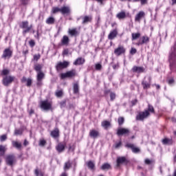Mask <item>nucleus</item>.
<instances>
[{
  "instance_id": "nucleus-2",
  "label": "nucleus",
  "mask_w": 176,
  "mask_h": 176,
  "mask_svg": "<svg viewBox=\"0 0 176 176\" xmlns=\"http://www.w3.org/2000/svg\"><path fill=\"white\" fill-rule=\"evenodd\" d=\"M9 74H10V70L8 69H3L0 74L1 76L3 78L2 83L3 86H6V87L10 86L16 79L14 76L9 75Z\"/></svg>"
},
{
  "instance_id": "nucleus-24",
  "label": "nucleus",
  "mask_w": 176,
  "mask_h": 176,
  "mask_svg": "<svg viewBox=\"0 0 176 176\" xmlns=\"http://www.w3.org/2000/svg\"><path fill=\"white\" fill-rule=\"evenodd\" d=\"M69 37L67 35H64L60 40V45L62 46H68L69 45Z\"/></svg>"
},
{
  "instance_id": "nucleus-37",
  "label": "nucleus",
  "mask_w": 176,
  "mask_h": 176,
  "mask_svg": "<svg viewBox=\"0 0 176 176\" xmlns=\"http://www.w3.org/2000/svg\"><path fill=\"white\" fill-rule=\"evenodd\" d=\"M101 170H111L112 166L109 163H104L100 167Z\"/></svg>"
},
{
  "instance_id": "nucleus-8",
  "label": "nucleus",
  "mask_w": 176,
  "mask_h": 176,
  "mask_svg": "<svg viewBox=\"0 0 176 176\" xmlns=\"http://www.w3.org/2000/svg\"><path fill=\"white\" fill-rule=\"evenodd\" d=\"M130 161L126 157H118L116 160V167L119 168L120 166H127Z\"/></svg>"
},
{
  "instance_id": "nucleus-43",
  "label": "nucleus",
  "mask_w": 176,
  "mask_h": 176,
  "mask_svg": "<svg viewBox=\"0 0 176 176\" xmlns=\"http://www.w3.org/2000/svg\"><path fill=\"white\" fill-rule=\"evenodd\" d=\"M26 86L27 87H31V86H32V78H28V80H26Z\"/></svg>"
},
{
  "instance_id": "nucleus-52",
  "label": "nucleus",
  "mask_w": 176,
  "mask_h": 176,
  "mask_svg": "<svg viewBox=\"0 0 176 176\" xmlns=\"http://www.w3.org/2000/svg\"><path fill=\"white\" fill-rule=\"evenodd\" d=\"M120 146H122V141H120L118 142H116L115 144H114V147L116 149H118V148H120Z\"/></svg>"
},
{
  "instance_id": "nucleus-3",
  "label": "nucleus",
  "mask_w": 176,
  "mask_h": 176,
  "mask_svg": "<svg viewBox=\"0 0 176 176\" xmlns=\"http://www.w3.org/2000/svg\"><path fill=\"white\" fill-rule=\"evenodd\" d=\"M51 13L52 14L61 13L63 16H69L71 14V8L68 6H63L60 8V7H53Z\"/></svg>"
},
{
  "instance_id": "nucleus-51",
  "label": "nucleus",
  "mask_w": 176,
  "mask_h": 176,
  "mask_svg": "<svg viewBox=\"0 0 176 176\" xmlns=\"http://www.w3.org/2000/svg\"><path fill=\"white\" fill-rule=\"evenodd\" d=\"M129 53L130 54H131V56H134V54L137 53V49H135V47H131Z\"/></svg>"
},
{
  "instance_id": "nucleus-4",
  "label": "nucleus",
  "mask_w": 176,
  "mask_h": 176,
  "mask_svg": "<svg viewBox=\"0 0 176 176\" xmlns=\"http://www.w3.org/2000/svg\"><path fill=\"white\" fill-rule=\"evenodd\" d=\"M19 28L23 30V35H25L32 31V24L30 25V22H28V21H23L19 24Z\"/></svg>"
},
{
  "instance_id": "nucleus-25",
  "label": "nucleus",
  "mask_w": 176,
  "mask_h": 176,
  "mask_svg": "<svg viewBox=\"0 0 176 176\" xmlns=\"http://www.w3.org/2000/svg\"><path fill=\"white\" fill-rule=\"evenodd\" d=\"M50 135L51 137H52V138H54L55 140L56 138H58L60 137V129L58 128H55L51 131Z\"/></svg>"
},
{
  "instance_id": "nucleus-31",
  "label": "nucleus",
  "mask_w": 176,
  "mask_h": 176,
  "mask_svg": "<svg viewBox=\"0 0 176 176\" xmlns=\"http://www.w3.org/2000/svg\"><path fill=\"white\" fill-rule=\"evenodd\" d=\"M7 151L8 147L6 146V145L0 144V157L5 156Z\"/></svg>"
},
{
  "instance_id": "nucleus-10",
  "label": "nucleus",
  "mask_w": 176,
  "mask_h": 176,
  "mask_svg": "<svg viewBox=\"0 0 176 176\" xmlns=\"http://www.w3.org/2000/svg\"><path fill=\"white\" fill-rule=\"evenodd\" d=\"M69 66V62L64 60L63 62H58L55 66V68L58 72H60V71H63V69L68 68Z\"/></svg>"
},
{
  "instance_id": "nucleus-39",
  "label": "nucleus",
  "mask_w": 176,
  "mask_h": 176,
  "mask_svg": "<svg viewBox=\"0 0 176 176\" xmlns=\"http://www.w3.org/2000/svg\"><path fill=\"white\" fill-rule=\"evenodd\" d=\"M56 97H58V98L63 97L64 96V91L63 89L60 90H56L55 92Z\"/></svg>"
},
{
  "instance_id": "nucleus-35",
  "label": "nucleus",
  "mask_w": 176,
  "mask_h": 176,
  "mask_svg": "<svg viewBox=\"0 0 176 176\" xmlns=\"http://www.w3.org/2000/svg\"><path fill=\"white\" fill-rule=\"evenodd\" d=\"M139 38H141L140 32H136V33L131 34V41H137V39H139Z\"/></svg>"
},
{
  "instance_id": "nucleus-32",
  "label": "nucleus",
  "mask_w": 176,
  "mask_h": 176,
  "mask_svg": "<svg viewBox=\"0 0 176 176\" xmlns=\"http://www.w3.org/2000/svg\"><path fill=\"white\" fill-rule=\"evenodd\" d=\"M162 142L163 145H173V144H174V140H173V139L165 138L162 139Z\"/></svg>"
},
{
  "instance_id": "nucleus-45",
  "label": "nucleus",
  "mask_w": 176,
  "mask_h": 176,
  "mask_svg": "<svg viewBox=\"0 0 176 176\" xmlns=\"http://www.w3.org/2000/svg\"><path fill=\"white\" fill-rule=\"evenodd\" d=\"M7 140H8V135L4 134L0 136L1 142H4V141H6Z\"/></svg>"
},
{
  "instance_id": "nucleus-46",
  "label": "nucleus",
  "mask_w": 176,
  "mask_h": 176,
  "mask_svg": "<svg viewBox=\"0 0 176 176\" xmlns=\"http://www.w3.org/2000/svg\"><path fill=\"white\" fill-rule=\"evenodd\" d=\"M47 142L45 139L43 140H40L38 145L39 146H45V145H46Z\"/></svg>"
},
{
  "instance_id": "nucleus-26",
  "label": "nucleus",
  "mask_w": 176,
  "mask_h": 176,
  "mask_svg": "<svg viewBox=\"0 0 176 176\" xmlns=\"http://www.w3.org/2000/svg\"><path fill=\"white\" fill-rule=\"evenodd\" d=\"M43 68V65L42 64L36 63L34 65V69L36 71V72H37V75H38V74H45L43 72H42Z\"/></svg>"
},
{
  "instance_id": "nucleus-14",
  "label": "nucleus",
  "mask_w": 176,
  "mask_h": 176,
  "mask_svg": "<svg viewBox=\"0 0 176 176\" xmlns=\"http://www.w3.org/2000/svg\"><path fill=\"white\" fill-rule=\"evenodd\" d=\"M12 56H13V51L10 47H8L3 50L1 58L6 60V58H10Z\"/></svg>"
},
{
  "instance_id": "nucleus-54",
  "label": "nucleus",
  "mask_w": 176,
  "mask_h": 176,
  "mask_svg": "<svg viewBox=\"0 0 176 176\" xmlns=\"http://www.w3.org/2000/svg\"><path fill=\"white\" fill-rule=\"evenodd\" d=\"M28 113L30 116H32V115H34V113H35V110L32 108H31L29 111H28Z\"/></svg>"
},
{
  "instance_id": "nucleus-30",
  "label": "nucleus",
  "mask_w": 176,
  "mask_h": 176,
  "mask_svg": "<svg viewBox=\"0 0 176 176\" xmlns=\"http://www.w3.org/2000/svg\"><path fill=\"white\" fill-rule=\"evenodd\" d=\"M82 24H87L89 23H91L93 21V16H85L82 18Z\"/></svg>"
},
{
  "instance_id": "nucleus-9",
  "label": "nucleus",
  "mask_w": 176,
  "mask_h": 176,
  "mask_svg": "<svg viewBox=\"0 0 176 176\" xmlns=\"http://www.w3.org/2000/svg\"><path fill=\"white\" fill-rule=\"evenodd\" d=\"M41 109H43V111H51L52 109V102H49V100H43L40 103Z\"/></svg>"
},
{
  "instance_id": "nucleus-63",
  "label": "nucleus",
  "mask_w": 176,
  "mask_h": 176,
  "mask_svg": "<svg viewBox=\"0 0 176 176\" xmlns=\"http://www.w3.org/2000/svg\"><path fill=\"white\" fill-rule=\"evenodd\" d=\"M22 53L23 55L27 56V54H28V53H29V51H28V50H26L23 51Z\"/></svg>"
},
{
  "instance_id": "nucleus-60",
  "label": "nucleus",
  "mask_w": 176,
  "mask_h": 176,
  "mask_svg": "<svg viewBox=\"0 0 176 176\" xmlns=\"http://www.w3.org/2000/svg\"><path fill=\"white\" fill-rule=\"evenodd\" d=\"M119 67H120L119 63H116V65H113L112 66L113 69H119Z\"/></svg>"
},
{
  "instance_id": "nucleus-62",
  "label": "nucleus",
  "mask_w": 176,
  "mask_h": 176,
  "mask_svg": "<svg viewBox=\"0 0 176 176\" xmlns=\"http://www.w3.org/2000/svg\"><path fill=\"white\" fill-rule=\"evenodd\" d=\"M29 144H30V142H28L27 139H25V140L23 142V146H27V145H28Z\"/></svg>"
},
{
  "instance_id": "nucleus-1",
  "label": "nucleus",
  "mask_w": 176,
  "mask_h": 176,
  "mask_svg": "<svg viewBox=\"0 0 176 176\" xmlns=\"http://www.w3.org/2000/svg\"><path fill=\"white\" fill-rule=\"evenodd\" d=\"M155 113H156L155 107H153L152 104H148L147 108L144 109V111L139 112V113L136 116V120L144 122L145 119H148V118L151 116V114L155 115Z\"/></svg>"
},
{
  "instance_id": "nucleus-7",
  "label": "nucleus",
  "mask_w": 176,
  "mask_h": 176,
  "mask_svg": "<svg viewBox=\"0 0 176 176\" xmlns=\"http://www.w3.org/2000/svg\"><path fill=\"white\" fill-rule=\"evenodd\" d=\"M169 67L171 72H175L176 69V54L175 53H172L169 57Z\"/></svg>"
},
{
  "instance_id": "nucleus-56",
  "label": "nucleus",
  "mask_w": 176,
  "mask_h": 176,
  "mask_svg": "<svg viewBox=\"0 0 176 176\" xmlns=\"http://www.w3.org/2000/svg\"><path fill=\"white\" fill-rule=\"evenodd\" d=\"M137 102H138V100H137V99L131 100V107H134L135 105H137Z\"/></svg>"
},
{
  "instance_id": "nucleus-19",
  "label": "nucleus",
  "mask_w": 176,
  "mask_h": 176,
  "mask_svg": "<svg viewBox=\"0 0 176 176\" xmlns=\"http://www.w3.org/2000/svg\"><path fill=\"white\" fill-rule=\"evenodd\" d=\"M65 146H67V143L66 142H59L57 146H56V150L58 153H61L65 151Z\"/></svg>"
},
{
  "instance_id": "nucleus-55",
  "label": "nucleus",
  "mask_w": 176,
  "mask_h": 176,
  "mask_svg": "<svg viewBox=\"0 0 176 176\" xmlns=\"http://www.w3.org/2000/svg\"><path fill=\"white\" fill-rule=\"evenodd\" d=\"M68 53H69V50L68 49H65L63 51V56H68Z\"/></svg>"
},
{
  "instance_id": "nucleus-18",
  "label": "nucleus",
  "mask_w": 176,
  "mask_h": 176,
  "mask_svg": "<svg viewBox=\"0 0 176 176\" xmlns=\"http://www.w3.org/2000/svg\"><path fill=\"white\" fill-rule=\"evenodd\" d=\"M126 148H129V149H131L133 153H140L141 152V150L140 148L135 146L134 144H130L128 143L125 145Z\"/></svg>"
},
{
  "instance_id": "nucleus-17",
  "label": "nucleus",
  "mask_w": 176,
  "mask_h": 176,
  "mask_svg": "<svg viewBox=\"0 0 176 176\" xmlns=\"http://www.w3.org/2000/svg\"><path fill=\"white\" fill-rule=\"evenodd\" d=\"M145 12L144 11H140L135 16V21L136 23H141V21L142 19H145Z\"/></svg>"
},
{
  "instance_id": "nucleus-53",
  "label": "nucleus",
  "mask_w": 176,
  "mask_h": 176,
  "mask_svg": "<svg viewBox=\"0 0 176 176\" xmlns=\"http://www.w3.org/2000/svg\"><path fill=\"white\" fill-rule=\"evenodd\" d=\"M60 108L65 107V105H67V100H63L60 102Z\"/></svg>"
},
{
  "instance_id": "nucleus-21",
  "label": "nucleus",
  "mask_w": 176,
  "mask_h": 176,
  "mask_svg": "<svg viewBox=\"0 0 176 176\" xmlns=\"http://www.w3.org/2000/svg\"><path fill=\"white\" fill-rule=\"evenodd\" d=\"M101 126L104 130H109V129L112 127V124L111 123V121L104 120L102 121Z\"/></svg>"
},
{
  "instance_id": "nucleus-57",
  "label": "nucleus",
  "mask_w": 176,
  "mask_h": 176,
  "mask_svg": "<svg viewBox=\"0 0 176 176\" xmlns=\"http://www.w3.org/2000/svg\"><path fill=\"white\" fill-rule=\"evenodd\" d=\"M175 82V80H174L173 78H170V79L168 80V85H173V83H174Z\"/></svg>"
},
{
  "instance_id": "nucleus-48",
  "label": "nucleus",
  "mask_w": 176,
  "mask_h": 176,
  "mask_svg": "<svg viewBox=\"0 0 176 176\" xmlns=\"http://www.w3.org/2000/svg\"><path fill=\"white\" fill-rule=\"evenodd\" d=\"M34 173H35L36 176H44L42 171H41V170L39 171V170H38V169H35Z\"/></svg>"
},
{
  "instance_id": "nucleus-29",
  "label": "nucleus",
  "mask_w": 176,
  "mask_h": 176,
  "mask_svg": "<svg viewBox=\"0 0 176 176\" xmlns=\"http://www.w3.org/2000/svg\"><path fill=\"white\" fill-rule=\"evenodd\" d=\"M12 146H13V148H16V149H18L19 151L21 150V148H23V144H21V142L14 140L12 141Z\"/></svg>"
},
{
  "instance_id": "nucleus-41",
  "label": "nucleus",
  "mask_w": 176,
  "mask_h": 176,
  "mask_svg": "<svg viewBox=\"0 0 176 176\" xmlns=\"http://www.w3.org/2000/svg\"><path fill=\"white\" fill-rule=\"evenodd\" d=\"M23 129H15L14 132V135H23Z\"/></svg>"
},
{
  "instance_id": "nucleus-38",
  "label": "nucleus",
  "mask_w": 176,
  "mask_h": 176,
  "mask_svg": "<svg viewBox=\"0 0 176 176\" xmlns=\"http://www.w3.org/2000/svg\"><path fill=\"white\" fill-rule=\"evenodd\" d=\"M117 19H119V20H123V19H126V12H120L116 15Z\"/></svg>"
},
{
  "instance_id": "nucleus-40",
  "label": "nucleus",
  "mask_w": 176,
  "mask_h": 176,
  "mask_svg": "<svg viewBox=\"0 0 176 176\" xmlns=\"http://www.w3.org/2000/svg\"><path fill=\"white\" fill-rule=\"evenodd\" d=\"M87 166L90 170H94V167H96L94 162H93L92 161H89L87 163Z\"/></svg>"
},
{
  "instance_id": "nucleus-22",
  "label": "nucleus",
  "mask_w": 176,
  "mask_h": 176,
  "mask_svg": "<svg viewBox=\"0 0 176 176\" xmlns=\"http://www.w3.org/2000/svg\"><path fill=\"white\" fill-rule=\"evenodd\" d=\"M68 34L72 38L74 36L76 37L79 35V31H78V28H74L72 29L68 30Z\"/></svg>"
},
{
  "instance_id": "nucleus-50",
  "label": "nucleus",
  "mask_w": 176,
  "mask_h": 176,
  "mask_svg": "<svg viewBox=\"0 0 176 176\" xmlns=\"http://www.w3.org/2000/svg\"><path fill=\"white\" fill-rule=\"evenodd\" d=\"M36 43H35V40L34 39H31L30 41H29V46L30 47H34L35 46Z\"/></svg>"
},
{
  "instance_id": "nucleus-28",
  "label": "nucleus",
  "mask_w": 176,
  "mask_h": 176,
  "mask_svg": "<svg viewBox=\"0 0 176 176\" xmlns=\"http://www.w3.org/2000/svg\"><path fill=\"white\" fill-rule=\"evenodd\" d=\"M116 36H118V30L114 29L109 34L108 39H109L110 41H113V39L116 38Z\"/></svg>"
},
{
  "instance_id": "nucleus-16",
  "label": "nucleus",
  "mask_w": 176,
  "mask_h": 176,
  "mask_svg": "<svg viewBox=\"0 0 176 176\" xmlns=\"http://www.w3.org/2000/svg\"><path fill=\"white\" fill-rule=\"evenodd\" d=\"M148 82L145 80L142 81V86L144 90H148V89H151V82H152V77L148 76Z\"/></svg>"
},
{
  "instance_id": "nucleus-64",
  "label": "nucleus",
  "mask_w": 176,
  "mask_h": 176,
  "mask_svg": "<svg viewBox=\"0 0 176 176\" xmlns=\"http://www.w3.org/2000/svg\"><path fill=\"white\" fill-rule=\"evenodd\" d=\"M109 93H111V89H107L104 91V94H109Z\"/></svg>"
},
{
  "instance_id": "nucleus-58",
  "label": "nucleus",
  "mask_w": 176,
  "mask_h": 176,
  "mask_svg": "<svg viewBox=\"0 0 176 176\" xmlns=\"http://www.w3.org/2000/svg\"><path fill=\"white\" fill-rule=\"evenodd\" d=\"M144 163H145V164H148V165L152 164V160H151L149 159H146L144 160Z\"/></svg>"
},
{
  "instance_id": "nucleus-20",
  "label": "nucleus",
  "mask_w": 176,
  "mask_h": 176,
  "mask_svg": "<svg viewBox=\"0 0 176 176\" xmlns=\"http://www.w3.org/2000/svg\"><path fill=\"white\" fill-rule=\"evenodd\" d=\"M131 71L136 74H143V72H145V68H144V67L133 66Z\"/></svg>"
},
{
  "instance_id": "nucleus-61",
  "label": "nucleus",
  "mask_w": 176,
  "mask_h": 176,
  "mask_svg": "<svg viewBox=\"0 0 176 176\" xmlns=\"http://www.w3.org/2000/svg\"><path fill=\"white\" fill-rule=\"evenodd\" d=\"M27 80H28V78H25V76H23V77L21 78V83H25V82H27Z\"/></svg>"
},
{
  "instance_id": "nucleus-59",
  "label": "nucleus",
  "mask_w": 176,
  "mask_h": 176,
  "mask_svg": "<svg viewBox=\"0 0 176 176\" xmlns=\"http://www.w3.org/2000/svg\"><path fill=\"white\" fill-rule=\"evenodd\" d=\"M69 109H75V104L72 103L69 104Z\"/></svg>"
},
{
  "instance_id": "nucleus-33",
  "label": "nucleus",
  "mask_w": 176,
  "mask_h": 176,
  "mask_svg": "<svg viewBox=\"0 0 176 176\" xmlns=\"http://www.w3.org/2000/svg\"><path fill=\"white\" fill-rule=\"evenodd\" d=\"M46 24H48V25H52L56 23V19L53 16H49L46 20H45Z\"/></svg>"
},
{
  "instance_id": "nucleus-12",
  "label": "nucleus",
  "mask_w": 176,
  "mask_h": 176,
  "mask_svg": "<svg viewBox=\"0 0 176 176\" xmlns=\"http://www.w3.org/2000/svg\"><path fill=\"white\" fill-rule=\"evenodd\" d=\"M116 134L118 137L130 135V129L127 128H118Z\"/></svg>"
},
{
  "instance_id": "nucleus-44",
  "label": "nucleus",
  "mask_w": 176,
  "mask_h": 176,
  "mask_svg": "<svg viewBox=\"0 0 176 176\" xmlns=\"http://www.w3.org/2000/svg\"><path fill=\"white\" fill-rule=\"evenodd\" d=\"M119 126H122L123 123H124V118L119 117L118 119Z\"/></svg>"
},
{
  "instance_id": "nucleus-49",
  "label": "nucleus",
  "mask_w": 176,
  "mask_h": 176,
  "mask_svg": "<svg viewBox=\"0 0 176 176\" xmlns=\"http://www.w3.org/2000/svg\"><path fill=\"white\" fill-rule=\"evenodd\" d=\"M116 98V94L115 92L110 93V100L111 101H113Z\"/></svg>"
},
{
  "instance_id": "nucleus-23",
  "label": "nucleus",
  "mask_w": 176,
  "mask_h": 176,
  "mask_svg": "<svg viewBox=\"0 0 176 176\" xmlns=\"http://www.w3.org/2000/svg\"><path fill=\"white\" fill-rule=\"evenodd\" d=\"M89 135L91 137V138L96 140V138H98V137H100V131L96 129L90 130Z\"/></svg>"
},
{
  "instance_id": "nucleus-6",
  "label": "nucleus",
  "mask_w": 176,
  "mask_h": 176,
  "mask_svg": "<svg viewBox=\"0 0 176 176\" xmlns=\"http://www.w3.org/2000/svg\"><path fill=\"white\" fill-rule=\"evenodd\" d=\"M6 163L8 166H10L11 167L17 163V159L16 158V155L14 154L7 155L6 157Z\"/></svg>"
},
{
  "instance_id": "nucleus-42",
  "label": "nucleus",
  "mask_w": 176,
  "mask_h": 176,
  "mask_svg": "<svg viewBox=\"0 0 176 176\" xmlns=\"http://www.w3.org/2000/svg\"><path fill=\"white\" fill-rule=\"evenodd\" d=\"M39 60H41V54H34L33 56L32 61H36L37 63Z\"/></svg>"
},
{
  "instance_id": "nucleus-13",
  "label": "nucleus",
  "mask_w": 176,
  "mask_h": 176,
  "mask_svg": "<svg viewBox=\"0 0 176 176\" xmlns=\"http://www.w3.org/2000/svg\"><path fill=\"white\" fill-rule=\"evenodd\" d=\"M149 36L144 35L142 36L139 41L135 43L136 46H142V45H148L149 43Z\"/></svg>"
},
{
  "instance_id": "nucleus-11",
  "label": "nucleus",
  "mask_w": 176,
  "mask_h": 176,
  "mask_svg": "<svg viewBox=\"0 0 176 176\" xmlns=\"http://www.w3.org/2000/svg\"><path fill=\"white\" fill-rule=\"evenodd\" d=\"M114 54L119 57L126 54V47L124 45H119L118 47L114 50Z\"/></svg>"
},
{
  "instance_id": "nucleus-36",
  "label": "nucleus",
  "mask_w": 176,
  "mask_h": 176,
  "mask_svg": "<svg viewBox=\"0 0 176 176\" xmlns=\"http://www.w3.org/2000/svg\"><path fill=\"white\" fill-rule=\"evenodd\" d=\"M73 92L74 94H79V84L76 82L73 85Z\"/></svg>"
},
{
  "instance_id": "nucleus-27",
  "label": "nucleus",
  "mask_w": 176,
  "mask_h": 176,
  "mask_svg": "<svg viewBox=\"0 0 176 176\" xmlns=\"http://www.w3.org/2000/svg\"><path fill=\"white\" fill-rule=\"evenodd\" d=\"M85 63H86V60L85 59V58L78 57L75 60L73 64L74 65H83Z\"/></svg>"
},
{
  "instance_id": "nucleus-15",
  "label": "nucleus",
  "mask_w": 176,
  "mask_h": 176,
  "mask_svg": "<svg viewBox=\"0 0 176 176\" xmlns=\"http://www.w3.org/2000/svg\"><path fill=\"white\" fill-rule=\"evenodd\" d=\"M45 74L43 73H39L38 74L36 75V86L37 87H42V85H43V82L42 81L43 79H45Z\"/></svg>"
},
{
  "instance_id": "nucleus-5",
  "label": "nucleus",
  "mask_w": 176,
  "mask_h": 176,
  "mask_svg": "<svg viewBox=\"0 0 176 176\" xmlns=\"http://www.w3.org/2000/svg\"><path fill=\"white\" fill-rule=\"evenodd\" d=\"M76 76V70L72 69L70 71H67L65 73H61L60 74V78L63 80L64 79H72Z\"/></svg>"
},
{
  "instance_id": "nucleus-34",
  "label": "nucleus",
  "mask_w": 176,
  "mask_h": 176,
  "mask_svg": "<svg viewBox=\"0 0 176 176\" xmlns=\"http://www.w3.org/2000/svg\"><path fill=\"white\" fill-rule=\"evenodd\" d=\"M72 167V163H71V161H67L65 163L64 166H63V170L64 171H67L69 170Z\"/></svg>"
},
{
  "instance_id": "nucleus-47",
  "label": "nucleus",
  "mask_w": 176,
  "mask_h": 176,
  "mask_svg": "<svg viewBox=\"0 0 176 176\" xmlns=\"http://www.w3.org/2000/svg\"><path fill=\"white\" fill-rule=\"evenodd\" d=\"M102 69V65H101V64L100 63H96L95 65V69L96 71H101V69Z\"/></svg>"
}]
</instances>
